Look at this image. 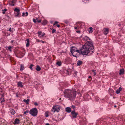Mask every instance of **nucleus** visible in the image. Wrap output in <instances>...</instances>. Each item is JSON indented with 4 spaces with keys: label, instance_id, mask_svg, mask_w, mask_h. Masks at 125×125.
I'll return each instance as SVG.
<instances>
[{
    "label": "nucleus",
    "instance_id": "obj_1",
    "mask_svg": "<svg viewBox=\"0 0 125 125\" xmlns=\"http://www.w3.org/2000/svg\"><path fill=\"white\" fill-rule=\"evenodd\" d=\"M80 53L83 55H87L89 52H94V47L91 42L88 41L87 43L83 45L82 48L80 50Z\"/></svg>",
    "mask_w": 125,
    "mask_h": 125
},
{
    "label": "nucleus",
    "instance_id": "obj_2",
    "mask_svg": "<svg viewBox=\"0 0 125 125\" xmlns=\"http://www.w3.org/2000/svg\"><path fill=\"white\" fill-rule=\"evenodd\" d=\"M64 94L65 97L69 98L71 100L74 98L76 97V92L73 90L66 89L65 90Z\"/></svg>",
    "mask_w": 125,
    "mask_h": 125
},
{
    "label": "nucleus",
    "instance_id": "obj_3",
    "mask_svg": "<svg viewBox=\"0 0 125 125\" xmlns=\"http://www.w3.org/2000/svg\"><path fill=\"white\" fill-rule=\"evenodd\" d=\"M37 109L35 108L31 109L29 111L30 114L34 116L37 115Z\"/></svg>",
    "mask_w": 125,
    "mask_h": 125
},
{
    "label": "nucleus",
    "instance_id": "obj_4",
    "mask_svg": "<svg viewBox=\"0 0 125 125\" xmlns=\"http://www.w3.org/2000/svg\"><path fill=\"white\" fill-rule=\"evenodd\" d=\"M60 109L58 105L55 106L53 107L52 110V111L55 112V111L58 112L59 110Z\"/></svg>",
    "mask_w": 125,
    "mask_h": 125
},
{
    "label": "nucleus",
    "instance_id": "obj_5",
    "mask_svg": "<svg viewBox=\"0 0 125 125\" xmlns=\"http://www.w3.org/2000/svg\"><path fill=\"white\" fill-rule=\"evenodd\" d=\"M75 51H76L78 53L80 54V50H77L76 48L74 47H72V49L71 50V53L72 52H73Z\"/></svg>",
    "mask_w": 125,
    "mask_h": 125
},
{
    "label": "nucleus",
    "instance_id": "obj_6",
    "mask_svg": "<svg viewBox=\"0 0 125 125\" xmlns=\"http://www.w3.org/2000/svg\"><path fill=\"white\" fill-rule=\"evenodd\" d=\"M71 114L72 115L73 117V118H75L77 116L78 114L77 113L75 112V111H73L71 112Z\"/></svg>",
    "mask_w": 125,
    "mask_h": 125
},
{
    "label": "nucleus",
    "instance_id": "obj_7",
    "mask_svg": "<svg viewBox=\"0 0 125 125\" xmlns=\"http://www.w3.org/2000/svg\"><path fill=\"white\" fill-rule=\"evenodd\" d=\"M15 0H9V3L10 5L12 6H14V3H15Z\"/></svg>",
    "mask_w": 125,
    "mask_h": 125
},
{
    "label": "nucleus",
    "instance_id": "obj_8",
    "mask_svg": "<svg viewBox=\"0 0 125 125\" xmlns=\"http://www.w3.org/2000/svg\"><path fill=\"white\" fill-rule=\"evenodd\" d=\"M104 34L105 35H106L109 32V29L108 28H105L103 30Z\"/></svg>",
    "mask_w": 125,
    "mask_h": 125
},
{
    "label": "nucleus",
    "instance_id": "obj_9",
    "mask_svg": "<svg viewBox=\"0 0 125 125\" xmlns=\"http://www.w3.org/2000/svg\"><path fill=\"white\" fill-rule=\"evenodd\" d=\"M20 122V120L19 119L16 118L13 122V124H19Z\"/></svg>",
    "mask_w": 125,
    "mask_h": 125
},
{
    "label": "nucleus",
    "instance_id": "obj_10",
    "mask_svg": "<svg viewBox=\"0 0 125 125\" xmlns=\"http://www.w3.org/2000/svg\"><path fill=\"white\" fill-rule=\"evenodd\" d=\"M124 69L123 68L120 69L119 71V74L120 75L123 74H124Z\"/></svg>",
    "mask_w": 125,
    "mask_h": 125
},
{
    "label": "nucleus",
    "instance_id": "obj_11",
    "mask_svg": "<svg viewBox=\"0 0 125 125\" xmlns=\"http://www.w3.org/2000/svg\"><path fill=\"white\" fill-rule=\"evenodd\" d=\"M71 111V109L70 107H67L66 108V111L68 113H70Z\"/></svg>",
    "mask_w": 125,
    "mask_h": 125
},
{
    "label": "nucleus",
    "instance_id": "obj_12",
    "mask_svg": "<svg viewBox=\"0 0 125 125\" xmlns=\"http://www.w3.org/2000/svg\"><path fill=\"white\" fill-rule=\"evenodd\" d=\"M10 112L11 114L14 115L15 113V111L12 109H10Z\"/></svg>",
    "mask_w": 125,
    "mask_h": 125
},
{
    "label": "nucleus",
    "instance_id": "obj_13",
    "mask_svg": "<svg viewBox=\"0 0 125 125\" xmlns=\"http://www.w3.org/2000/svg\"><path fill=\"white\" fill-rule=\"evenodd\" d=\"M17 84L19 86H20L21 87H23V85H22V83L21 82H19Z\"/></svg>",
    "mask_w": 125,
    "mask_h": 125
},
{
    "label": "nucleus",
    "instance_id": "obj_14",
    "mask_svg": "<svg viewBox=\"0 0 125 125\" xmlns=\"http://www.w3.org/2000/svg\"><path fill=\"white\" fill-rule=\"evenodd\" d=\"M122 90V88L121 87H120L118 89H117L116 90L115 92L117 94L119 93L120 91H121Z\"/></svg>",
    "mask_w": 125,
    "mask_h": 125
},
{
    "label": "nucleus",
    "instance_id": "obj_15",
    "mask_svg": "<svg viewBox=\"0 0 125 125\" xmlns=\"http://www.w3.org/2000/svg\"><path fill=\"white\" fill-rule=\"evenodd\" d=\"M36 67V69L37 71H39L41 70V68L39 65H37Z\"/></svg>",
    "mask_w": 125,
    "mask_h": 125
},
{
    "label": "nucleus",
    "instance_id": "obj_16",
    "mask_svg": "<svg viewBox=\"0 0 125 125\" xmlns=\"http://www.w3.org/2000/svg\"><path fill=\"white\" fill-rule=\"evenodd\" d=\"M77 53H78L76 51H75L73 52H72V53H71L72 54L73 56L76 57H77Z\"/></svg>",
    "mask_w": 125,
    "mask_h": 125
},
{
    "label": "nucleus",
    "instance_id": "obj_17",
    "mask_svg": "<svg viewBox=\"0 0 125 125\" xmlns=\"http://www.w3.org/2000/svg\"><path fill=\"white\" fill-rule=\"evenodd\" d=\"M30 101V100L29 99H28L27 100L24 99L23 100V101L26 103L27 104H29V102Z\"/></svg>",
    "mask_w": 125,
    "mask_h": 125
},
{
    "label": "nucleus",
    "instance_id": "obj_18",
    "mask_svg": "<svg viewBox=\"0 0 125 125\" xmlns=\"http://www.w3.org/2000/svg\"><path fill=\"white\" fill-rule=\"evenodd\" d=\"M82 64V62L80 61H78L77 64V66H80Z\"/></svg>",
    "mask_w": 125,
    "mask_h": 125
},
{
    "label": "nucleus",
    "instance_id": "obj_19",
    "mask_svg": "<svg viewBox=\"0 0 125 125\" xmlns=\"http://www.w3.org/2000/svg\"><path fill=\"white\" fill-rule=\"evenodd\" d=\"M47 23V21L46 20H44L42 22V23L43 25H45Z\"/></svg>",
    "mask_w": 125,
    "mask_h": 125
},
{
    "label": "nucleus",
    "instance_id": "obj_20",
    "mask_svg": "<svg viewBox=\"0 0 125 125\" xmlns=\"http://www.w3.org/2000/svg\"><path fill=\"white\" fill-rule=\"evenodd\" d=\"M14 10V11L16 12L17 13H20V10L19 9H18L17 8H15Z\"/></svg>",
    "mask_w": 125,
    "mask_h": 125
},
{
    "label": "nucleus",
    "instance_id": "obj_21",
    "mask_svg": "<svg viewBox=\"0 0 125 125\" xmlns=\"http://www.w3.org/2000/svg\"><path fill=\"white\" fill-rule=\"evenodd\" d=\"M24 65L22 64H21V68L20 69V70L21 71H22L24 69Z\"/></svg>",
    "mask_w": 125,
    "mask_h": 125
},
{
    "label": "nucleus",
    "instance_id": "obj_22",
    "mask_svg": "<svg viewBox=\"0 0 125 125\" xmlns=\"http://www.w3.org/2000/svg\"><path fill=\"white\" fill-rule=\"evenodd\" d=\"M89 30H89V32L90 33H92L93 31V28L92 27H90L89 28Z\"/></svg>",
    "mask_w": 125,
    "mask_h": 125
},
{
    "label": "nucleus",
    "instance_id": "obj_23",
    "mask_svg": "<svg viewBox=\"0 0 125 125\" xmlns=\"http://www.w3.org/2000/svg\"><path fill=\"white\" fill-rule=\"evenodd\" d=\"M56 64L59 66H60L61 65V62H57Z\"/></svg>",
    "mask_w": 125,
    "mask_h": 125
},
{
    "label": "nucleus",
    "instance_id": "obj_24",
    "mask_svg": "<svg viewBox=\"0 0 125 125\" xmlns=\"http://www.w3.org/2000/svg\"><path fill=\"white\" fill-rule=\"evenodd\" d=\"M45 115L46 117H48L49 116L48 112H47L45 113Z\"/></svg>",
    "mask_w": 125,
    "mask_h": 125
},
{
    "label": "nucleus",
    "instance_id": "obj_25",
    "mask_svg": "<svg viewBox=\"0 0 125 125\" xmlns=\"http://www.w3.org/2000/svg\"><path fill=\"white\" fill-rule=\"evenodd\" d=\"M7 10V9H5L4 10H2V13L3 14L5 13V11Z\"/></svg>",
    "mask_w": 125,
    "mask_h": 125
},
{
    "label": "nucleus",
    "instance_id": "obj_26",
    "mask_svg": "<svg viewBox=\"0 0 125 125\" xmlns=\"http://www.w3.org/2000/svg\"><path fill=\"white\" fill-rule=\"evenodd\" d=\"M34 66V65L33 64H31L30 65V66L29 68L31 70H32V66Z\"/></svg>",
    "mask_w": 125,
    "mask_h": 125
},
{
    "label": "nucleus",
    "instance_id": "obj_27",
    "mask_svg": "<svg viewBox=\"0 0 125 125\" xmlns=\"http://www.w3.org/2000/svg\"><path fill=\"white\" fill-rule=\"evenodd\" d=\"M38 36L39 37L40 36V35H41L42 33V32L40 31L38 32Z\"/></svg>",
    "mask_w": 125,
    "mask_h": 125
},
{
    "label": "nucleus",
    "instance_id": "obj_28",
    "mask_svg": "<svg viewBox=\"0 0 125 125\" xmlns=\"http://www.w3.org/2000/svg\"><path fill=\"white\" fill-rule=\"evenodd\" d=\"M29 112V111L28 110H27V111H25L24 113V114L25 115L27 113H28Z\"/></svg>",
    "mask_w": 125,
    "mask_h": 125
},
{
    "label": "nucleus",
    "instance_id": "obj_29",
    "mask_svg": "<svg viewBox=\"0 0 125 125\" xmlns=\"http://www.w3.org/2000/svg\"><path fill=\"white\" fill-rule=\"evenodd\" d=\"M56 32V30L55 29H53L52 31V33H55Z\"/></svg>",
    "mask_w": 125,
    "mask_h": 125
},
{
    "label": "nucleus",
    "instance_id": "obj_30",
    "mask_svg": "<svg viewBox=\"0 0 125 125\" xmlns=\"http://www.w3.org/2000/svg\"><path fill=\"white\" fill-rule=\"evenodd\" d=\"M64 22L67 24H68L69 23L68 21L67 20H65L64 21Z\"/></svg>",
    "mask_w": 125,
    "mask_h": 125
},
{
    "label": "nucleus",
    "instance_id": "obj_31",
    "mask_svg": "<svg viewBox=\"0 0 125 125\" xmlns=\"http://www.w3.org/2000/svg\"><path fill=\"white\" fill-rule=\"evenodd\" d=\"M11 47L10 46L8 48V49H9V50L11 52Z\"/></svg>",
    "mask_w": 125,
    "mask_h": 125
},
{
    "label": "nucleus",
    "instance_id": "obj_32",
    "mask_svg": "<svg viewBox=\"0 0 125 125\" xmlns=\"http://www.w3.org/2000/svg\"><path fill=\"white\" fill-rule=\"evenodd\" d=\"M20 14V13H17L15 15V16L16 17H17Z\"/></svg>",
    "mask_w": 125,
    "mask_h": 125
},
{
    "label": "nucleus",
    "instance_id": "obj_33",
    "mask_svg": "<svg viewBox=\"0 0 125 125\" xmlns=\"http://www.w3.org/2000/svg\"><path fill=\"white\" fill-rule=\"evenodd\" d=\"M45 34V33H44L41 36H39L40 38H41L42 37H43L44 36Z\"/></svg>",
    "mask_w": 125,
    "mask_h": 125
},
{
    "label": "nucleus",
    "instance_id": "obj_34",
    "mask_svg": "<svg viewBox=\"0 0 125 125\" xmlns=\"http://www.w3.org/2000/svg\"><path fill=\"white\" fill-rule=\"evenodd\" d=\"M1 101V104H2L3 102H5V100L4 99V98H3V99Z\"/></svg>",
    "mask_w": 125,
    "mask_h": 125
},
{
    "label": "nucleus",
    "instance_id": "obj_35",
    "mask_svg": "<svg viewBox=\"0 0 125 125\" xmlns=\"http://www.w3.org/2000/svg\"><path fill=\"white\" fill-rule=\"evenodd\" d=\"M29 45V43H27L26 44V46L27 47H28Z\"/></svg>",
    "mask_w": 125,
    "mask_h": 125
},
{
    "label": "nucleus",
    "instance_id": "obj_36",
    "mask_svg": "<svg viewBox=\"0 0 125 125\" xmlns=\"http://www.w3.org/2000/svg\"><path fill=\"white\" fill-rule=\"evenodd\" d=\"M95 99L96 101H98V100L99 99V98L98 97H96L95 98Z\"/></svg>",
    "mask_w": 125,
    "mask_h": 125
},
{
    "label": "nucleus",
    "instance_id": "obj_37",
    "mask_svg": "<svg viewBox=\"0 0 125 125\" xmlns=\"http://www.w3.org/2000/svg\"><path fill=\"white\" fill-rule=\"evenodd\" d=\"M34 104L35 105H38V104L36 102H35L34 103Z\"/></svg>",
    "mask_w": 125,
    "mask_h": 125
},
{
    "label": "nucleus",
    "instance_id": "obj_38",
    "mask_svg": "<svg viewBox=\"0 0 125 125\" xmlns=\"http://www.w3.org/2000/svg\"><path fill=\"white\" fill-rule=\"evenodd\" d=\"M74 28L75 29H79V27L78 26H77V27H74Z\"/></svg>",
    "mask_w": 125,
    "mask_h": 125
},
{
    "label": "nucleus",
    "instance_id": "obj_39",
    "mask_svg": "<svg viewBox=\"0 0 125 125\" xmlns=\"http://www.w3.org/2000/svg\"><path fill=\"white\" fill-rule=\"evenodd\" d=\"M58 23V22L57 21H55L54 23V24H53V25H55L56 24H57V23Z\"/></svg>",
    "mask_w": 125,
    "mask_h": 125
},
{
    "label": "nucleus",
    "instance_id": "obj_40",
    "mask_svg": "<svg viewBox=\"0 0 125 125\" xmlns=\"http://www.w3.org/2000/svg\"><path fill=\"white\" fill-rule=\"evenodd\" d=\"M76 31L77 33H80V31H79V30H78V31H76Z\"/></svg>",
    "mask_w": 125,
    "mask_h": 125
},
{
    "label": "nucleus",
    "instance_id": "obj_41",
    "mask_svg": "<svg viewBox=\"0 0 125 125\" xmlns=\"http://www.w3.org/2000/svg\"><path fill=\"white\" fill-rule=\"evenodd\" d=\"M27 43H29V39H27L26 40Z\"/></svg>",
    "mask_w": 125,
    "mask_h": 125
},
{
    "label": "nucleus",
    "instance_id": "obj_42",
    "mask_svg": "<svg viewBox=\"0 0 125 125\" xmlns=\"http://www.w3.org/2000/svg\"><path fill=\"white\" fill-rule=\"evenodd\" d=\"M41 20H38L37 21L39 22V23H40V22H41Z\"/></svg>",
    "mask_w": 125,
    "mask_h": 125
},
{
    "label": "nucleus",
    "instance_id": "obj_43",
    "mask_svg": "<svg viewBox=\"0 0 125 125\" xmlns=\"http://www.w3.org/2000/svg\"><path fill=\"white\" fill-rule=\"evenodd\" d=\"M36 20H35L34 19H33V22H34L35 23L36 22Z\"/></svg>",
    "mask_w": 125,
    "mask_h": 125
},
{
    "label": "nucleus",
    "instance_id": "obj_44",
    "mask_svg": "<svg viewBox=\"0 0 125 125\" xmlns=\"http://www.w3.org/2000/svg\"><path fill=\"white\" fill-rule=\"evenodd\" d=\"M78 94L79 95V96L80 97H81V96H82V95H81V94L80 93H78Z\"/></svg>",
    "mask_w": 125,
    "mask_h": 125
},
{
    "label": "nucleus",
    "instance_id": "obj_45",
    "mask_svg": "<svg viewBox=\"0 0 125 125\" xmlns=\"http://www.w3.org/2000/svg\"><path fill=\"white\" fill-rule=\"evenodd\" d=\"M72 107L73 108V109H74L75 108V106L74 105H72Z\"/></svg>",
    "mask_w": 125,
    "mask_h": 125
},
{
    "label": "nucleus",
    "instance_id": "obj_46",
    "mask_svg": "<svg viewBox=\"0 0 125 125\" xmlns=\"http://www.w3.org/2000/svg\"><path fill=\"white\" fill-rule=\"evenodd\" d=\"M25 14H26V16H27L28 15V13L27 12H26L25 13Z\"/></svg>",
    "mask_w": 125,
    "mask_h": 125
},
{
    "label": "nucleus",
    "instance_id": "obj_47",
    "mask_svg": "<svg viewBox=\"0 0 125 125\" xmlns=\"http://www.w3.org/2000/svg\"><path fill=\"white\" fill-rule=\"evenodd\" d=\"M22 16H24L25 15V13H24V12H23V13H22Z\"/></svg>",
    "mask_w": 125,
    "mask_h": 125
},
{
    "label": "nucleus",
    "instance_id": "obj_48",
    "mask_svg": "<svg viewBox=\"0 0 125 125\" xmlns=\"http://www.w3.org/2000/svg\"><path fill=\"white\" fill-rule=\"evenodd\" d=\"M56 26L58 27H60V25L59 24H57Z\"/></svg>",
    "mask_w": 125,
    "mask_h": 125
},
{
    "label": "nucleus",
    "instance_id": "obj_49",
    "mask_svg": "<svg viewBox=\"0 0 125 125\" xmlns=\"http://www.w3.org/2000/svg\"><path fill=\"white\" fill-rule=\"evenodd\" d=\"M37 41L38 42H40V41L39 40H38V39H37Z\"/></svg>",
    "mask_w": 125,
    "mask_h": 125
},
{
    "label": "nucleus",
    "instance_id": "obj_50",
    "mask_svg": "<svg viewBox=\"0 0 125 125\" xmlns=\"http://www.w3.org/2000/svg\"><path fill=\"white\" fill-rule=\"evenodd\" d=\"M40 42H42V43H44V42H44V41H42V40H41V41H40Z\"/></svg>",
    "mask_w": 125,
    "mask_h": 125
},
{
    "label": "nucleus",
    "instance_id": "obj_51",
    "mask_svg": "<svg viewBox=\"0 0 125 125\" xmlns=\"http://www.w3.org/2000/svg\"><path fill=\"white\" fill-rule=\"evenodd\" d=\"M11 28H10V29H9V31H10V32H11Z\"/></svg>",
    "mask_w": 125,
    "mask_h": 125
},
{
    "label": "nucleus",
    "instance_id": "obj_52",
    "mask_svg": "<svg viewBox=\"0 0 125 125\" xmlns=\"http://www.w3.org/2000/svg\"><path fill=\"white\" fill-rule=\"evenodd\" d=\"M3 98H2V97H1V98H0V100H2L3 99Z\"/></svg>",
    "mask_w": 125,
    "mask_h": 125
},
{
    "label": "nucleus",
    "instance_id": "obj_53",
    "mask_svg": "<svg viewBox=\"0 0 125 125\" xmlns=\"http://www.w3.org/2000/svg\"><path fill=\"white\" fill-rule=\"evenodd\" d=\"M96 71L95 70H92V71L93 72H95V71Z\"/></svg>",
    "mask_w": 125,
    "mask_h": 125
},
{
    "label": "nucleus",
    "instance_id": "obj_54",
    "mask_svg": "<svg viewBox=\"0 0 125 125\" xmlns=\"http://www.w3.org/2000/svg\"><path fill=\"white\" fill-rule=\"evenodd\" d=\"M94 76H95L96 75V73L95 72H94Z\"/></svg>",
    "mask_w": 125,
    "mask_h": 125
},
{
    "label": "nucleus",
    "instance_id": "obj_55",
    "mask_svg": "<svg viewBox=\"0 0 125 125\" xmlns=\"http://www.w3.org/2000/svg\"><path fill=\"white\" fill-rule=\"evenodd\" d=\"M88 78H91V76H89Z\"/></svg>",
    "mask_w": 125,
    "mask_h": 125
},
{
    "label": "nucleus",
    "instance_id": "obj_56",
    "mask_svg": "<svg viewBox=\"0 0 125 125\" xmlns=\"http://www.w3.org/2000/svg\"><path fill=\"white\" fill-rule=\"evenodd\" d=\"M36 20H37V21L38 20V18H36Z\"/></svg>",
    "mask_w": 125,
    "mask_h": 125
},
{
    "label": "nucleus",
    "instance_id": "obj_57",
    "mask_svg": "<svg viewBox=\"0 0 125 125\" xmlns=\"http://www.w3.org/2000/svg\"><path fill=\"white\" fill-rule=\"evenodd\" d=\"M86 96H87V95H84V97L85 98L86 97Z\"/></svg>",
    "mask_w": 125,
    "mask_h": 125
},
{
    "label": "nucleus",
    "instance_id": "obj_58",
    "mask_svg": "<svg viewBox=\"0 0 125 125\" xmlns=\"http://www.w3.org/2000/svg\"><path fill=\"white\" fill-rule=\"evenodd\" d=\"M77 73V72H75V74L76 75V73Z\"/></svg>",
    "mask_w": 125,
    "mask_h": 125
},
{
    "label": "nucleus",
    "instance_id": "obj_59",
    "mask_svg": "<svg viewBox=\"0 0 125 125\" xmlns=\"http://www.w3.org/2000/svg\"><path fill=\"white\" fill-rule=\"evenodd\" d=\"M46 125H49V124L48 123H47L46 124Z\"/></svg>",
    "mask_w": 125,
    "mask_h": 125
},
{
    "label": "nucleus",
    "instance_id": "obj_60",
    "mask_svg": "<svg viewBox=\"0 0 125 125\" xmlns=\"http://www.w3.org/2000/svg\"><path fill=\"white\" fill-rule=\"evenodd\" d=\"M13 41H11V42L12 43H13Z\"/></svg>",
    "mask_w": 125,
    "mask_h": 125
},
{
    "label": "nucleus",
    "instance_id": "obj_61",
    "mask_svg": "<svg viewBox=\"0 0 125 125\" xmlns=\"http://www.w3.org/2000/svg\"><path fill=\"white\" fill-rule=\"evenodd\" d=\"M91 79L90 80H89V81H91Z\"/></svg>",
    "mask_w": 125,
    "mask_h": 125
},
{
    "label": "nucleus",
    "instance_id": "obj_62",
    "mask_svg": "<svg viewBox=\"0 0 125 125\" xmlns=\"http://www.w3.org/2000/svg\"><path fill=\"white\" fill-rule=\"evenodd\" d=\"M114 107H116V105H115V106H114Z\"/></svg>",
    "mask_w": 125,
    "mask_h": 125
},
{
    "label": "nucleus",
    "instance_id": "obj_63",
    "mask_svg": "<svg viewBox=\"0 0 125 125\" xmlns=\"http://www.w3.org/2000/svg\"><path fill=\"white\" fill-rule=\"evenodd\" d=\"M16 96H17V97H18V95L17 94L16 95Z\"/></svg>",
    "mask_w": 125,
    "mask_h": 125
},
{
    "label": "nucleus",
    "instance_id": "obj_64",
    "mask_svg": "<svg viewBox=\"0 0 125 125\" xmlns=\"http://www.w3.org/2000/svg\"><path fill=\"white\" fill-rule=\"evenodd\" d=\"M60 100H61V98H60Z\"/></svg>",
    "mask_w": 125,
    "mask_h": 125
}]
</instances>
